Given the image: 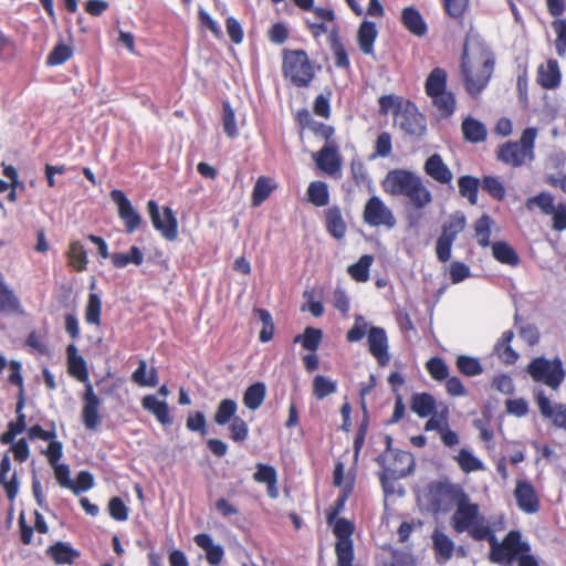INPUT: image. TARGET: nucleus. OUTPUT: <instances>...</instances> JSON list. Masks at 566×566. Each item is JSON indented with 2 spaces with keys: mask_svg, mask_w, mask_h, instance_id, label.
Listing matches in <instances>:
<instances>
[{
  "mask_svg": "<svg viewBox=\"0 0 566 566\" xmlns=\"http://www.w3.org/2000/svg\"><path fill=\"white\" fill-rule=\"evenodd\" d=\"M525 207L530 211L538 208L544 214L548 216L553 212V209L556 206L554 205V197L551 193L544 191L537 196L528 198L525 202Z\"/></svg>",
  "mask_w": 566,
  "mask_h": 566,
  "instance_id": "nucleus-40",
  "label": "nucleus"
},
{
  "mask_svg": "<svg viewBox=\"0 0 566 566\" xmlns=\"http://www.w3.org/2000/svg\"><path fill=\"white\" fill-rule=\"evenodd\" d=\"M536 137V128H526L518 142H509L499 148L497 158L512 167H520L533 161Z\"/></svg>",
  "mask_w": 566,
  "mask_h": 566,
  "instance_id": "nucleus-4",
  "label": "nucleus"
},
{
  "mask_svg": "<svg viewBox=\"0 0 566 566\" xmlns=\"http://www.w3.org/2000/svg\"><path fill=\"white\" fill-rule=\"evenodd\" d=\"M385 478L401 479L407 476L412 469L413 458L406 451H386L380 455Z\"/></svg>",
  "mask_w": 566,
  "mask_h": 566,
  "instance_id": "nucleus-10",
  "label": "nucleus"
},
{
  "mask_svg": "<svg viewBox=\"0 0 566 566\" xmlns=\"http://www.w3.org/2000/svg\"><path fill=\"white\" fill-rule=\"evenodd\" d=\"M274 189V185L268 177H259L252 192V205L258 207L266 200Z\"/></svg>",
  "mask_w": 566,
  "mask_h": 566,
  "instance_id": "nucleus-43",
  "label": "nucleus"
},
{
  "mask_svg": "<svg viewBox=\"0 0 566 566\" xmlns=\"http://www.w3.org/2000/svg\"><path fill=\"white\" fill-rule=\"evenodd\" d=\"M462 132L464 138L471 143L483 142L486 137V127L484 124L472 117H468L463 120Z\"/></svg>",
  "mask_w": 566,
  "mask_h": 566,
  "instance_id": "nucleus-31",
  "label": "nucleus"
},
{
  "mask_svg": "<svg viewBox=\"0 0 566 566\" xmlns=\"http://www.w3.org/2000/svg\"><path fill=\"white\" fill-rule=\"evenodd\" d=\"M449 274L453 284H459L471 275L470 268L460 262L454 261L449 266Z\"/></svg>",
  "mask_w": 566,
  "mask_h": 566,
  "instance_id": "nucleus-55",
  "label": "nucleus"
},
{
  "mask_svg": "<svg viewBox=\"0 0 566 566\" xmlns=\"http://www.w3.org/2000/svg\"><path fill=\"white\" fill-rule=\"evenodd\" d=\"M254 481L268 484L270 482H277L276 470L268 464L258 463L256 471L253 474Z\"/></svg>",
  "mask_w": 566,
  "mask_h": 566,
  "instance_id": "nucleus-54",
  "label": "nucleus"
},
{
  "mask_svg": "<svg viewBox=\"0 0 566 566\" xmlns=\"http://www.w3.org/2000/svg\"><path fill=\"white\" fill-rule=\"evenodd\" d=\"M51 557L56 564H72L80 553L64 543H57L49 548Z\"/></svg>",
  "mask_w": 566,
  "mask_h": 566,
  "instance_id": "nucleus-36",
  "label": "nucleus"
},
{
  "mask_svg": "<svg viewBox=\"0 0 566 566\" xmlns=\"http://www.w3.org/2000/svg\"><path fill=\"white\" fill-rule=\"evenodd\" d=\"M411 410L421 418L431 416L436 409L434 398L426 392L415 394L411 397Z\"/></svg>",
  "mask_w": 566,
  "mask_h": 566,
  "instance_id": "nucleus-29",
  "label": "nucleus"
},
{
  "mask_svg": "<svg viewBox=\"0 0 566 566\" xmlns=\"http://www.w3.org/2000/svg\"><path fill=\"white\" fill-rule=\"evenodd\" d=\"M458 184L461 196L468 198L471 205H475L478 201L479 179L471 176H462Z\"/></svg>",
  "mask_w": 566,
  "mask_h": 566,
  "instance_id": "nucleus-45",
  "label": "nucleus"
},
{
  "mask_svg": "<svg viewBox=\"0 0 566 566\" xmlns=\"http://www.w3.org/2000/svg\"><path fill=\"white\" fill-rule=\"evenodd\" d=\"M71 55L72 50L64 44H60L50 53L48 63L51 65H60L67 61Z\"/></svg>",
  "mask_w": 566,
  "mask_h": 566,
  "instance_id": "nucleus-61",
  "label": "nucleus"
},
{
  "mask_svg": "<svg viewBox=\"0 0 566 566\" xmlns=\"http://www.w3.org/2000/svg\"><path fill=\"white\" fill-rule=\"evenodd\" d=\"M198 547L206 553V559L211 565L221 563L224 556V549L221 545L216 544L211 535L207 533L197 534L193 538Z\"/></svg>",
  "mask_w": 566,
  "mask_h": 566,
  "instance_id": "nucleus-20",
  "label": "nucleus"
},
{
  "mask_svg": "<svg viewBox=\"0 0 566 566\" xmlns=\"http://www.w3.org/2000/svg\"><path fill=\"white\" fill-rule=\"evenodd\" d=\"M112 262L116 268H125L128 264L140 265L144 262V253L137 247H132L127 253H113Z\"/></svg>",
  "mask_w": 566,
  "mask_h": 566,
  "instance_id": "nucleus-37",
  "label": "nucleus"
},
{
  "mask_svg": "<svg viewBox=\"0 0 566 566\" xmlns=\"http://www.w3.org/2000/svg\"><path fill=\"white\" fill-rule=\"evenodd\" d=\"M19 300L13 291L0 277V312H14L19 307Z\"/></svg>",
  "mask_w": 566,
  "mask_h": 566,
  "instance_id": "nucleus-47",
  "label": "nucleus"
},
{
  "mask_svg": "<svg viewBox=\"0 0 566 566\" xmlns=\"http://www.w3.org/2000/svg\"><path fill=\"white\" fill-rule=\"evenodd\" d=\"M554 31L556 32V52L559 56H563L566 52V20L557 19L553 22Z\"/></svg>",
  "mask_w": 566,
  "mask_h": 566,
  "instance_id": "nucleus-53",
  "label": "nucleus"
},
{
  "mask_svg": "<svg viewBox=\"0 0 566 566\" xmlns=\"http://www.w3.org/2000/svg\"><path fill=\"white\" fill-rule=\"evenodd\" d=\"M102 301L95 293L88 295L85 307V319L88 324L99 325L101 322Z\"/></svg>",
  "mask_w": 566,
  "mask_h": 566,
  "instance_id": "nucleus-48",
  "label": "nucleus"
},
{
  "mask_svg": "<svg viewBox=\"0 0 566 566\" xmlns=\"http://www.w3.org/2000/svg\"><path fill=\"white\" fill-rule=\"evenodd\" d=\"M265 395V385L263 382H255L247 388L243 403L248 409L255 410L263 403Z\"/></svg>",
  "mask_w": 566,
  "mask_h": 566,
  "instance_id": "nucleus-33",
  "label": "nucleus"
},
{
  "mask_svg": "<svg viewBox=\"0 0 566 566\" xmlns=\"http://www.w3.org/2000/svg\"><path fill=\"white\" fill-rule=\"evenodd\" d=\"M549 216L553 217L554 230L563 231L566 229V206L564 203H558Z\"/></svg>",
  "mask_w": 566,
  "mask_h": 566,
  "instance_id": "nucleus-64",
  "label": "nucleus"
},
{
  "mask_svg": "<svg viewBox=\"0 0 566 566\" xmlns=\"http://www.w3.org/2000/svg\"><path fill=\"white\" fill-rule=\"evenodd\" d=\"M363 218L370 227H385L387 229H392L396 226V218L392 211L377 196L371 197L366 202Z\"/></svg>",
  "mask_w": 566,
  "mask_h": 566,
  "instance_id": "nucleus-9",
  "label": "nucleus"
},
{
  "mask_svg": "<svg viewBox=\"0 0 566 566\" xmlns=\"http://www.w3.org/2000/svg\"><path fill=\"white\" fill-rule=\"evenodd\" d=\"M430 97L442 116H449L454 112L455 99L451 92L444 91Z\"/></svg>",
  "mask_w": 566,
  "mask_h": 566,
  "instance_id": "nucleus-46",
  "label": "nucleus"
},
{
  "mask_svg": "<svg viewBox=\"0 0 566 566\" xmlns=\"http://www.w3.org/2000/svg\"><path fill=\"white\" fill-rule=\"evenodd\" d=\"M514 497L518 509L526 514H534L539 510V500L536 491L534 486L525 480L516 481Z\"/></svg>",
  "mask_w": 566,
  "mask_h": 566,
  "instance_id": "nucleus-15",
  "label": "nucleus"
},
{
  "mask_svg": "<svg viewBox=\"0 0 566 566\" xmlns=\"http://www.w3.org/2000/svg\"><path fill=\"white\" fill-rule=\"evenodd\" d=\"M371 326L361 315H356L353 327L347 332L346 338L350 343L359 342Z\"/></svg>",
  "mask_w": 566,
  "mask_h": 566,
  "instance_id": "nucleus-51",
  "label": "nucleus"
},
{
  "mask_svg": "<svg viewBox=\"0 0 566 566\" xmlns=\"http://www.w3.org/2000/svg\"><path fill=\"white\" fill-rule=\"evenodd\" d=\"M326 227L328 232L336 239H342L346 234V223L337 207H331L325 211Z\"/></svg>",
  "mask_w": 566,
  "mask_h": 566,
  "instance_id": "nucleus-26",
  "label": "nucleus"
},
{
  "mask_svg": "<svg viewBox=\"0 0 566 566\" xmlns=\"http://www.w3.org/2000/svg\"><path fill=\"white\" fill-rule=\"evenodd\" d=\"M423 169L429 177L440 184H449L453 178L452 171L438 154L431 155L426 160Z\"/></svg>",
  "mask_w": 566,
  "mask_h": 566,
  "instance_id": "nucleus-19",
  "label": "nucleus"
},
{
  "mask_svg": "<svg viewBox=\"0 0 566 566\" xmlns=\"http://www.w3.org/2000/svg\"><path fill=\"white\" fill-rule=\"evenodd\" d=\"M308 201L316 207H324L328 203V187L323 181H313L307 188Z\"/></svg>",
  "mask_w": 566,
  "mask_h": 566,
  "instance_id": "nucleus-39",
  "label": "nucleus"
},
{
  "mask_svg": "<svg viewBox=\"0 0 566 566\" xmlns=\"http://www.w3.org/2000/svg\"><path fill=\"white\" fill-rule=\"evenodd\" d=\"M454 240L447 235H440L436 244L437 258L441 262H447L451 258V248Z\"/></svg>",
  "mask_w": 566,
  "mask_h": 566,
  "instance_id": "nucleus-58",
  "label": "nucleus"
},
{
  "mask_svg": "<svg viewBox=\"0 0 566 566\" xmlns=\"http://www.w3.org/2000/svg\"><path fill=\"white\" fill-rule=\"evenodd\" d=\"M67 370L70 375L85 386L90 382L88 371L85 359L78 354L77 347L70 344L66 348Z\"/></svg>",
  "mask_w": 566,
  "mask_h": 566,
  "instance_id": "nucleus-18",
  "label": "nucleus"
},
{
  "mask_svg": "<svg viewBox=\"0 0 566 566\" xmlns=\"http://www.w3.org/2000/svg\"><path fill=\"white\" fill-rule=\"evenodd\" d=\"M452 526L458 533L468 532L474 539H488L491 546L490 560L504 566H538L531 554V547L518 531H511L502 542L494 535L495 530L480 514L479 505L472 503L464 493L457 497V510L452 516Z\"/></svg>",
  "mask_w": 566,
  "mask_h": 566,
  "instance_id": "nucleus-1",
  "label": "nucleus"
},
{
  "mask_svg": "<svg viewBox=\"0 0 566 566\" xmlns=\"http://www.w3.org/2000/svg\"><path fill=\"white\" fill-rule=\"evenodd\" d=\"M444 91H447V72L443 69L436 67L426 81V92L428 96H432Z\"/></svg>",
  "mask_w": 566,
  "mask_h": 566,
  "instance_id": "nucleus-34",
  "label": "nucleus"
},
{
  "mask_svg": "<svg viewBox=\"0 0 566 566\" xmlns=\"http://www.w3.org/2000/svg\"><path fill=\"white\" fill-rule=\"evenodd\" d=\"M513 337L512 331H505L494 346V353L504 364L509 365L514 364L518 358V354L511 347Z\"/></svg>",
  "mask_w": 566,
  "mask_h": 566,
  "instance_id": "nucleus-24",
  "label": "nucleus"
},
{
  "mask_svg": "<svg viewBox=\"0 0 566 566\" xmlns=\"http://www.w3.org/2000/svg\"><path fill=\"white\" fill-rule=\"evenodd\" d=\"M69 261L70 264L76 271H83L87 264V255L83 245L78 242L72 243L69 251Z\"/></svg>",
  "mask_w": 566,
  "mask_h": 566,
  "instance_id": "nucleus-50",
  "label": "nucleus"
},
{
  "mask_svg": "<svg viewBox=\"0 0 566 566\" xmlns=\"http://www.w3.org/2000/svg\"><path fill=\"white\" fill-rule=\"evenodd\" d=\"M453 459L465 473L483 471L485 469L483 462L468 449H461Z\"/></svg>",
  "mask_w": 566,
  "mask_h": 566,
  "instance_id": "nucleus-32",
  "label": "nucleus"
},
{
  "mask_svg": "<svg viewBox=\"0 0 566 566\" xmlns=\"http://www.w3.org/2000/svg\"><path fill=\"white\" fill-rule=\"evenodd\" d=\"M283 73L297 86H306L314 77V66L304 51H284Z\"/></svg>",
  "mask_w": 566,
  "mask_h": 566,
  "instance_id": "nucleus-5",
  "label": "nucleus"
},
{
  "mask_svg": "<svg viewBox=\"0 0 566 566\" xmlns=\"http://www.w3.org/2000/svg\"><path fill=\"white\" fill-rule=\"evenodd\" d=\"M492 255L500 263L516 266L520 262V258L512 245L505 241H496L492 245Z\"/></svg>",
  "mask_w": 566,
  "mask_h": 566,
  "instance_id": "nucleus-28",
  "label": "nucleus"
},
{
  "mask_svg": "<svg viewBox=\"0 0 566 566\" xmlns=\"http://www.w3.org/2000/svg\"><path fill=\"white\" fill-rule=\"evenodd\" d=\"M223 129L230 138L238 135L234 112L228 103L223 104Z\"/></svg>",
  "mask_w": 566,
  "mask_h": 566,
  "instance_id": "nucleus-59",
  "label": "nucleus"
},
{
  "mask_svg": "<svg viewBox=\"0 0 566 566\" xmlns=\"http://www.w3.org/2000/svg\"><path fill=\"white\" fill-rule=\"evenodd\" d=\"M527 371L535 381L543 382L554 390L560 386L565 378V371L559 358H534L527 366Z\"/></svg>",
  "mask_w": 566,
  "mask_h": 566,
  "instance_id": "nucleus-6",
  "label": "nucleus"
},
{
  "mask_svg": "<svg viewBox=\"0 0 566 566\" xmlns=\"http://www.w3.org/2000/svg\"><path fill=\"white\" fill-rule=\"evenodd\" d=\"M147 210L154 228L168 241H175L178 238V222L174 211L165 207L160 211L156 201L149 200Z\"/></svg>",
  "mask_w": 566,
  "mask_h": 566,
  "instance_id": "nucleus-7",
  "label": "nucleus"
},
{
  "mask_svg": "<svg viewBox=\"0 0 566 566\" xmlns=\"http://www.w3.org/2000/svg\"><path fill=\"white\" fill-rule=\"evenodd\" d=\"M395 122L405 133L411 136L421 137L427 130L426 118L409 102L398 109Z\"/></svg>",
  "mask_w": 566,
  "mask_h": 566,
  "instance_id": "nucleus-11",
  "label": "nucleus"
},
{
  "mask_svg": "<svg viewBox=\"0 0 566 566\" xmlns=\"http://www.w3.org/2000/svg\"><path fill=\"white\" fill-rule=\"evenodd\" d=\"M231 438L235 442L244 441L248 437V424L240 417H234L230 423Z\"/></svg>",
  "mask_w": 566,
  "mask_h": 566,
  "instance_id": "nucleus-60",
  "label": "nucleus"
},
{
  "mask_svg": "<svg viewBox=\"0 0 566 566\" xmlns=\"http://www.w3.org/2000/svg\"><path fill=\"white\" fill-rule=\"evenodd\" d=\"M448 417L447 411H442L440 413H432L430 419L427 421L424 426L426 431H438L441 433L448 427Z\"/></svg>",
  "mask_w": 566,
  "mask_h": 566,
  "instance_id": "nucleus-62",
  "label": "nucleus"
},
{
  "mask_svg": "<svg viewBox=\"0 0 566 566\" xmlns=\"http://www.w3.org/2000/svg\"><path fill=\"white\" fill-rule=\"evenodd\" d=\"M560 71L556 60H548L546 64H542L537 71V82L546 90H553L560 83Z\"/></svg>",
  "mask_w": 566,
  "mask_h": 566,
  "instance_id": "nucleus-21",
  "label": "nucleus"
},
{
  "mask_svg": "<svg viewBox=\"0 0 566 566\" xmlns=\"http://www.w3.org/2000/svg\"><path fill=\"white\" fill-rule=\"evenodd\" d=\"M493 227H494V221L488 214H483L481 218H479L475 221L474 237L480 247L488 248L491 245L490 237H491Z\"/></svg>",
  "mask_w": 566,
  "mask_h": 566,
  "instance_id": "nucleus-30",
  "label": "nucleus"
},
{
  "mask_svg": "<svg viewBox=\"0 0 566 566\" xmlns=\"http://www.w3.org/2000/svg\"><path fill=\"white\" fill-rule=\"evenodd\" d=\"M132 379L142 387H155L158 382L156 369L147 370V364L144 359L139 360V366L133 373Z\"/></svg>",
  "mask_w": 566,
  "mask_h": 566,
  "instance_id": "nucleus-38",
  "label": "nucleus"
},
{
  "mask_svg": "<svg viewBox=\"0 0 566 566\" xmlns=\"http://www.w3.org/2000/svg\"><path fill=\"white\" fill-rule=\"evenodd\" d=\"M401 20L407 30L417 36L427 33V24L421 13L413 7L405 8L401 13Z\"/></svg>",
  "mask_w": 566,
  "mask_h": 566,
  "instance_id": "nucleus-22",
  "label": "nucleus"
},
{
  "mask_svg": "<svg viewBox=\"0 0 566 566\" xmlns=\"http://www.w3.org/2000/svg\"><path fill=\"white\" fill-rule=\"evenodd\" d=\"M111 199L117 206L118 216L125 224L126 232H135L143 223V218L139 212L133 207L132 202L122 190H113L111 192Z\"/></svg>",
  "mask_w": 566,
  "mask_h": 566,
  "instance_id": "nucleus-12",
  "label": "nucleus"
},
{
  "mask_svg": "<svg viewBox=\"0 0 566 566\" xmlns=\"http://www.w3.org/2000/svg\"><path fill=\"white\" fill-rule=\"evenodd\" d=\"M482 188L494 199L501 200L505 196V188L499 178L492 176L484 177Z\"/></svg>",
  "mask_w": 566,
  "mask_h": 566,
  "instance_id": "nucleus-52",
  "label": "nucleus"
},
{
  "mask_svg": "<svg viewBox=\"0 0 566 566\" xmlns=\"http://www.w3.org/2000/svg\"><path fill=\"white\" fill-rule=\"evenodd\" d=\"M322 339V331L313 327H307L302 337V345L305 349L315 352Z\"/></svg>",
  "mask_w": 566,
  "mask_h": 566,
  "instance_id": "nucleus-57",
  "label": "nucleus"
},
{
  "mask_svg": "<svg viewBox=\"0 0 566 566\" xmlns=\"http://www.w3.org/2000/svg\"><path fill=\"white\" fill-rule=\"evenodd\" d=\"M377 38V29L374 22L364 21L357 33L359 49L366 55L374 53V42Z\"/></svg>",
  "mask_w": 566,
  "mask_h": 566,
  "instance_id": "nucleus-23",
  "label": "nucleus"
},
{
  "mask_svg": "<svg viewBox=\"0 0 566 566\" xmlns=\"http://www.w3.org/2000/svg\"><path fill=\"white\" fill-rule=\"evenodd\" d=\"M108 511L111 516L117 521H126L128 517V509L119 497H113L109 501Z\"/></svg>",
  "mask_w": 566,
  "mask_h": 566,
  "instance_id": "nucleus-63",
  "label": "nucleus"
},
{
  "mask_svg": "<svg viewBox=\"0 0 566 566\" xmlns=\"http://www.w3.org/2000/svg\"><path fill=\"white\" fill-rule=\"evenodd\" d=\"M238 405L232 399H223L220 401L214 415V421L219 426H224L235 417Z\"/></svg>",
  "mask_w": 566,
  "mask_h": 566,
  "instance_id": "nucleus-44",
  "label": "nucleus"
},
{
  "mask_svg": "<svg viewBox=\"0 0 566 566\" xmlns=\"http://www.w3.org/2000/svg\"><path fill=\"white\" fill-rule=\"evenodd\" d=\"M427 369L436 380H443L448 377L449 369L446 363L440 358H431L427 363Z\"/></svg>",
  "mask_w": 566,
  "mask_h": 566,
  "instance_id": "nucleus-56",
  "label": "nucleus"
},
{
  "mask_svg": "<svg viewBox=\"0 0 566 566\" xmlns=\"http://www.w3.org/2000/svg\"><path fill=\"white\" fill-rule=\"evenodd\" d=\"M142 405L144 409L151 412L160 423H171V418L169 416L168 406L166 401L159 400L154 395H148L143 398Z\"/></svg>",
  "mask_w": 566,
  "mask_h": 566,
  "instance_id": "nucleus-25",
  "label": "nucleus"
},
{
  "mask_svg": "<svg viewBox=\"0 0 566 566\" xmlns=\"http://www.w3.org/2000/svg\"><path fill=\"white\" fill-rule=\"evenodd\" d=\"M317 167L325 174L333 176L339 172L342 167L337 146L332 140H326L324 147L313 155Z\"/></svg>",
  "mask_w": 566,
  "mask_h": 566,
  "instance_id": "nucleus-13",
  "label": "nucleus"
},
{
  "mask_svg": "<svg viewBox=\"0 0 566 566\" xmlns=\"http://www.w3.org/2000/svg\"><path fill=\"white\" fill-rule=\"evenodd\" d=\"M83 410H82V419L86 429L94 430L101 423V417L98 413V408L101 405V399L95 394L92 384H87L85 386V392L83 394Z\"/></svg>",
  "mask_w": 566,
  "mask_h": 566,
  "instance_id": "nucleus-16",
  "label": "nucleus"
},
{
  "mask_svg": "<svg viewBox=\"0 0 566 566\" xmlns=\"http://www.w3.org/2000/svg\"><path fill=\"white\" fill-rule=\"evenodd\" d=\"M334 534L337 537L336 556L338 566H353L354 551L352 534L354 532L353 524L344 518L335 521L333 526Z\"/></svg>",
  "mask_w": 566,
  "mask_h": 566,
  "instance_id": "nucleus-8",
  "label": "nucleus"
},
{
  "mask_svg": "<svg viewBox=\"0 0 566 566\" xmlns=\"http://www.w3.org/2000/svg\"><path fill=\"white\" fill-rule=\"evenodd\" d=\"M537 405L541 413L551 419L557 427L566 429V406L562 403H552L543 391L537 392Z\"/></svg>",
  "mask_w": 566,
  "mask_h": 566,
  "instance_id": "nucleus-17",
  "label": "nucleus"
},
{
  "mask_svg": "<svg viewBox=\"0 0 566 566\" xmlns=\"http://www.w3.org/2000/svg\"><path fill=\"white\" fill-rule=\"evenodd\" d=\"M433 548L439 563H446L453 554L454 543L442 532L436 531L432 535Z\"/></svg>",
  "mask_w": 566,
  "mask_h": 566,
  "instance_id": "nucleus-27",
  "label": "nucleus"
},
{
  "mask_svg": "<svg viewBox=\"0 0 566 566\" xmlns=\"http://www.w3.org/2000/svg\"><path fill=\"white\" fill-rule=\"evenodd\" d=\"M459 370L465 376H478L483 371L482 365L479 359L470 356H459L457 359Z\"/></svg>",
  "mask_w": 566,
  "mask_h": 566,
  "instance_id": "nucleus-49",
  "label": "nucleus"
},
{
  "mask_svg": "<svg viewBox=\"0 0 566 566\" xmlns=\"http://www.w3.org/2000/svg\"><path fill=\"white\" fill-rule=\"evenodd\" d=\"M337 390V384L336 381L332 380L331 378L317 375L313 379V394L314 396L322 400L325 397L336 392Z\"/></svg>",
  "mask_w": 566,
  "mask_h": 566,
  "instance_id": "nucleus-41",
  "label": "nucleus"
},
{
  "mask_svg": "<svg viewBox=\"0 0 566 566\" xmlns=\"http://www.w3.org/2000/svg\"><path fill=\"white\" fill-rule=\"evenodd\" d=\"M382 187L391 196L408 198L417 209H424L433 200V196L423 184L422 178L411 170H390L382 182Z\"/></svg>",
  "mask_w": 566,
  "mask_h": 566,
  "instance_id": "nucleus-3",
  "label": "nucleus"
},
{
  "mask_svg": "<svg viewBox=\"0 0 566 566\" xmlns=\"http://www.w3.org/2000/svg\"><path fill=\"white\" fill-rule=\"evenodd\" d=\"M373 262L374 256L365 254L355 264L349 265L347 272L355 281L367 282Z\"/></svg>",
  "mask_w": 566,
  "mask_h": 566,
  "instance_id": "nucleus-35",
  "label": "nucleus"
},
{
  "mask_svg": "<svg viewBox=\"0 0 566 566\" xmlns=\"http://www.w3.org/2000/svg\"><path fill=\"white\" fill-rule=\"evenodd\" d=\"M494 69V56L483 41L473 30L465 36L461 57V75L465 88L471 95H478L489 83Z\"/></svg>",
  "mask_w": 566,
  "mask_h": 566,
  "instance_id": "nucleus-2",
  "label": "nucleus"
},
{
  "mask_svg": "<svg viewBox=\"0 0 566 566\" xmlns=\"http://www.w3.org/2000/svg\"><path fill=\"white\" fill-rule=\"evenodd\" d=\"M465 223V216L462 212H454L443 224L441 235L455 240L458 234L463 231Z\"/></svg>",
  "mask_w": 566,
  "mask_h": 566,
  "instance_id": "nucleus-42",
  "label": "nucleus"
},
{
  "mask_svg": "<svg viewBox=\"0 0 566 566\" xmlns=\"http://www.w3.org/2000/svg\"><path fill=\"white\" fill-rule=\"evenodd\" d=\"M367 342L370 354L377 359L380 366L388 365L390 355L388 353V337L381 327L373 326L367 333Z\"/></svg>",
  "mask_w": 566,
  "mask_h": 566,
  "instance_id": "nucleus-14",
  "label": "nucleus"
}]
</instances>
